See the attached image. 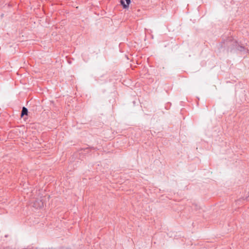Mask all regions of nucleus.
<instances>
[{
  "label": "nucleus",
  "instance_id": "nucleus-1",
  "mask_svg": "<svg viewBox=\"0 0 249 249\" xmlns=\"http://www.w3.org/2000/svg\"><path fill=\"white\" fill-rule=\"evenodd\" d=\"M33 207L36 209L41 208L43 207V202L41 200H36L34 202Z\"/></svg>",
  "mask_w": 249,
  "mask_h": 249
},
{
  "label": "nucleus",
  "instance_id": "nucleus-4",
  "mask_svg": "<svg viewBox=\"0 0 249 249\" xmlns=\"http://www.w3.org/2000/svg\"><path fill=\"white\" fill-rule=\"evenodd\" d=\"M238 49L240 51H243L245 50L244 48L241 46H239Z\"/></svg>",
  "mask_w": 249,
  "mask_h": 249
},
{
  "label": "nucleus",
  "instance_id": "nucleus-2",
  "mask_svg": "<svg viewBox=\"0 0 249 249\" xmlns=\"http://www.w3.org/2000/svg\"><path fill=\"white\" fill-rule=\"evenodd\" d=\"M130 1V0H121V3L124 8H126L128 7Z\"/></svg>",
  "mask_w": 249,
  "mask_h": 249
},
{
  "label": "nucleus",
  "instance_id": "nucleus-3",
  "mask_svg": "<svg viewBox=\"0 0 249 249\" xmlns=\"http://www.w3.org/2000/svg\"><path fill=\"white\" fill-rule=\"evenodd\" d=\"M28 109L25 107H23L22 109L21 113V116L22 117L24 115H27L28 113Z\"/></svg>",
  "mask_w": 249,
  "mask_h": 249
}]
</instances>
